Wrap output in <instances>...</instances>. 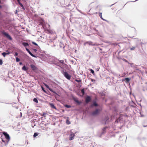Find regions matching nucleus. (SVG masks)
Segmentation results:
<instances>
[{
    "label": "nucleus",
    "mask_w": 147,
    "mask_h": 147,
    "mask_svg": "<svg viewBox=\"0 0 147 147\" xmlns=\"http://www.w3.org/2000/svg\"><path fill=\"white\" fill-rule=\"evenodd\" d=\"M123 60L124 61H125V62H127L128 63V61H127L126 59H123Z\"/></svg>",
    "instance_id": "38"
},
{
    "label": "nucleus",
    "mask_w": 147,
    "mask_h": 147,
    "mask_svg": "<svg viewBox=\"0 0 147 147\" xmlns=\"http://www.w3.org/2000/svg\"><path fill=\"white\" fill-rule=\"evenodd\" d=\"M1 15V12H0V15Z\"/></svg>",
    "instance_id": "51"
},
{
    "label": "nucleus",
    "mask_w": 147,
    "mask_h": 147,
    "mask_svg": "<svg viewBox=\"0 0 147 147\" xmlns=\"http://www.w3.org/2000/svg\"><path fill=\"white\" fill-rule=\"evenodd\" d=\"M91 81L92 82H94L95 81L94 80H93V79H91Z\"/></svg>",
    "instance_id": "40"
},
{
    "label": "nucleus",
    "mask_w": 147,
    "mask_h": 147,
    "mask_svg": "<svg viewBox=\"0 0 147 147\" xmlns=\"http://www.w3.org/2000/svg\"><path fill=\"white\" fill-rule=\"evenodd\" d=\"M2 142L7 144L10 140L9 135L6 132H3V135L1 137Z\"/></svg>",
    "instance_id": "1"
},
{
    "label": "nucleus",
    "mask_w": 147,
    "mask_h": 147,
    "mask_svg": "<svg viewBox=\"0 0 147 147\" xmlns=\"http://www.w3.org/2000/svg\"><path fill=\"white\" fill-rule=\"evenodd\" d=\"M2 34L5 35L7 38L9 39L10 40H12V38L8 34L7 32H2Z\"/></svg>",
    "instance_id": "5"
},
{
    "label": "nucleus",
    "mask_w": 147,
    "mask_h": 147,
    "mask_svg": "<svg viewBox=\"0 0 147 147\" xmlns=\"http://www.w3.org/2000/svg\"><path fill=\"white\" fill-rule=\"evenodd\" d=\"M3 64L2 61L1 59H0V65H1Z\"/></svg>",
    "instance_id": "35"
},
{
    "label": "nucleus",
    "mask_w": 147,
    "mask_h": 147,
    "mask_svg": "<svg viewBox=\"0 0 147 147\" xmlns=\"http://www.w3.org/2000/svg\"><path fill=\"white\" fill-rule=\"evenodd\" d=\"M75 136V134L73 133H71L69 135V140H73L74 139V136Z\"/></svg>",
    "instance_id": "8"
},
{
    "label": "nucleus",
    "mask_w": 147,
    "mask_h": 147,
    "mask_svg": "<svg viewBox=\"0 0 147 147\" xmlns=\"http://www.w3.org/2000/svg\"><path fill=\"white\" fill-rule=\"evenodd\" d=\"M22 113H20V115H21V117L22 116Z\"/></svg>",
    "instance_id": "46"
},
{
    "label": "nucleus",
    "mask_w": 147,
    "mask_h": 147,
    "mask_svg": "<svg viewBox=\"0 0 147 147\" xmlns=\"http://www.w3.org/2000/svg\"><path fill=\"white\" fill-rule=\"evenodd\" d=\"M56 65H58V66H59L58 65H57V64H56Z\"/></svg>",
    "instance_id": "52"
},
{
    "label": "nucleus",
    "mask_w": 147,
    "mask_h": 147,
    "mask_svg": "<svg viewBox=\"0 0 147 147\" xmlns=\"http://www.w3.org/2000/svg\"><path fill=\"white\" fill-rule=\"evenodd\" d=\"M22 69L24 71H26L28 70V68L25 65H24L22 67Z\"/></svg>",
    "instance_id": "15"
},
{
    "label": "nucleus",
    "mask_w": 147,
    "mask_h": 147,
    "mask_svg": "<svg viewBox=\"0 0 147 147\" xmlns=\"http://www.w3.org/2000/svg\"><path fill=\"white\" fill-rule=\"evenodd\" d=\"M32 43L33 44H34V45H36V46H37L38 45L36 43V42H32Z\"/></svg>",
    "instance_id": "34"
},
{
    "label": "nucleus",
    "mask_w": 147,
    "mask_h": 147,
    "mask_svg": "<svg viewBox=\"0 0 147 147\" xmlns=\"http://www.w3.org/2000/svg\"><path fill=\"white\" fill-rule=\"evenodd\" d=\"M40 24L43 27L45 28V29H48L49 26V24H45V22L42 19L41 20L40 22Z\"/></svg>",
    "instance_id": "2"
},
{
    "label": "nucleus",
    "mask_w": 147,
    "mask_h": 147,
    "mask_svg": "<svg viewBox=\"0 0 147 147\" xmlns=\"http://www.w3.org/2000/svg\"><path fill=\"white\" fill-rule=\"evenodd\" d=\"M88 44L90 45L91 46H98L99 44H97L96 43H93V42L91 41H88L85 42L84 43V45L85 46L86 45Z\"/></svg>",
    "instance_id": "3"
},
{
    "label": "nucleus",
    "mask_w": 147,
    "mask_h": 147,
    "mask_svg": "<svg viewBox=\"0 0 147 147\" xmlns=\"http://www.w3.org/2000/svg\"><path fill=\"white\" fill-rule=\"evenodd\" d=\"M99 68H97L96 69V70L97 71H99Z\"/></svg>",
    "instance_id": "43"
},
{
    "label": "nucleus",
    "mask_w": 147,
    "mask_h": 147,
    "mask_svg": "<svg viewBox=\"0 0 147 147\" xmlns=\"http://www.w3.org/2000/svg\"><path fill=\"white\" fill-rule=\"evenodd\" d=\"M136 47H133L132 48H130V50H134L135 49V48Z\"/></svg>",
    "instance_id": "33"
},
{
    "label": "nucleus",
    "mask_w": 147,
    "mask_h": 147,
    "mask_svg": "<svg viewBox=\"0 0 147 147\" xmlns=\"http://www.w3.org/2000/svg\"><path fill=\"white\" fill-rule=\"evenodd\" d=\"M75 81L78 82H81V80L80 79L78 80L76 79Z\"/></svg>",
    "instance_id": "29"
},
{
    "label": "nucleus",
    "mask_w": 147,
    "mask_h": 147,
    "mask_svg": "<svg viewBox=\"0 0 147 147\" xmlns=\"http://www.w3.org/2000/svg\"><path fill=\"white\" fill-rule=\"evenodd\" d=\"M119 119H118L117 121H117V122H118L119 121Z\"/></svg>",
    "instance_id": "45"
},
{
    "label": "nucleus",
    "mask_w": 147,
    "mask_h": 147,
    "mask_svg": "<svg viewBox=\"0 0 147 147\" xmlns=\"http://www.w3.org/2000/svg\"><path fill=\"white\" fill-rule=\"evenodd\" d=\"M18 55V53L17 52H16L14 56H17Z\"/></svg>",
    "instance_id": "37"
},
{
    "label": "nucleus",
    "mask_w": 147,
    "mask_h": 147,
    "mask_svg": "<svg viewBox=\"0 0 147 147\" xmlns=\"http://www.w3.org/2000/svg\"><path fill=\"white\" fill-rule=\"evenodd\" d=\"M114 4H112L111 5V6L112 5H113Z\"/></svg>",
    "instance_id": "49"
},
{
    "label": "nucleus",
    "mask_w": 147,
    "mask_h": 147,
    "mask_svg": "<svg viewBox=\"0 0 147 147\" xmlns=\"http://www.w3.org/2000/svg\"><path fill=\"white\" fill-rule=\"evenodd\" d=\"M90 10L89 11V12H90Z\"/></svg>",
    "instance_id": "54"
},
{
    "label": "nucleus",
    "mask_w": 147,
    "mask_h": 147,
    "mask_svg": "<svg viewBox=\"0 0 147 147\" xmlns=\"http://www.w3.org/2000/svg\"><path fill=\"white\" fill-rule=\"evenodd\" d=\"M45 86L47 88H48L49 89V90L51 92H53V93H55V94H57V93L55 91H54L51 88H49V86L45 84Z\"/></svg>",
    "instance_id": "7"
},
{
    "label": "nucleus",
    "mask_w": 147,
    "mask_h": 147,
    "mask_svg": "<svg viewBox=\"0 0 147 147\" xmlns=\"http://www.w3.org/2000/svg\"><path fill=\"white\" fill-rule=\"evenodd\" d=\"M106 129V127H105L103 129V132H102V134L104 133V131H105Z\"/></svg>",
    "instance_id": "36"
},
{
    "label": "nucleus",
    "mask_w": 147,
    "mask_h": 147,
    "mask_svg": "<svg viewBox=\"0 0 147 147\" xmlns=\"http://www.w3.org/2000/svg\"><path fill=\"white\" fill-rule=\"evenodd\" d=\"M65 106L67 108H70L71 107V106L67 105H65Z\"/></svg>",
    "instance_id": "20"
},
{
    "label": "nucleus",
    "mask_w": 147,
    "mask_h": 147,
    "mask_svg": "<svg viewBox=\"0 0 147 147\" xmlns=\"http://www.w3.org/2000/svg\"><path fill=\"white\" fill-rule=\"evenodd\" d=\"M100 111V110L98 109H97L96 110L92 113V115H95L98 114Z\"/></svg>",
    "instance_id": "6"
},
{
    "label": "nucleus",
    "mask_w": 147,
    "mask_h": 147,
    "mask_svg": "<svg viewBox=\"0 0 147 147\" xmlns=\"http://www.w3.org/2000/svg\"><path fill=\"white\" fill-rule=\"evenodd\" d=\"M39 134V133H37L36 132L34 133V134L33 135V137L34 138H35L37 136H38Z\"/></svg>",
    "instance_id": "17"
},
{
    "label": "nucleus",
    "mask_w": 147,
    "mask_h": 147,
    "mask_svg": "<svg viewBox=\"0 0 147 147\" xmlns=\"http://www.w3.org/2000/svg\"><path fill=\"white\" fill-rule=\"evenodd\" d=\"M99 16L100 17V18L103 20H104V21H106V20L104 19H103L102 17V13H100V15H99Z\"/></svg>",
    "instance_id": "18"
},
{
    "label": "nucleus",
    "mask_w": 147,
    "mask_h": 147,
    "mask_svg": "<svg viewBox=\"0 0 147 147\" xmlns=\"http://www.w3.org/2000/svg\"><path fill=\"white\" fill-rule=\"evenodd\" d=\"M47 115V114L45 113H44L43 114V115H42V116L45 117H46V115Z\"/></svg>",
    "instance_id": "32"
},
{
    "label": "nucleus",
    "mask_w": 147,
    "mask_h": 147,
    "mask_svg": "<svg viewBox=\"0 0 147 147\" xmlns=\"http://www.w3.org/2000/svg\"><path fill=\"white\" fill-rule=\"evenodd\" d=\"M33 101L36 103H38V101L37 99L36 98H34L33 99Z\"/></svg>",
    "instance_id": "22"
},
{
    "label": "nucleus",
    "mask_w": 147,
    "mask_h": 147,
    "mask_svg": "<svg viewBox=\"0 0 147 147\" xmlns=\"http://www.w3.org/2000/svg\"><path fill=\"white\" fill-rule=\"evenodd\" d=\"M42 89V90L45 93H47V91L45 90L44 88L42 87H41Z\"/></svg>",
    "instance_id": "27"
},
{
    "label": "nucleus",
    "mask_w": 147,
    "mask_h": 147,
    "mask_svg": "<svg viewBox=\"0 0 147 147\" xmlns=\"http://www.w3.org/2000/svg\"><path fill=\"white\" fill-rule=\"evenodd\" d=\"M2 54L3 56L4 57H5L6 55H7L5 52H3V53H2Z\"/></svg>",
    "instance_id": "24"
},
{
    "label": "nucleus",
    "mask_w": 147,
    "mask_h": 147,
    "mask_svg": "<svg viewBox=\"0 0 147 147\" xmlns=\"http://www.w3.org/2000/svg\"><path fill=\"white\" fill-rule=\"evenodd\" d=\"M22 44L25 47L29 45L28 44L27 42H23L22 43Z\"/></svg>",
    "instance_id": "14"
},
{
    "label": "nucleus",
    "mask_w": 147,
    "mask_h": 147,
    "mask_svg": "<svg viewBox=\"0 0 147 147\" xmlns=\"http://www.w3.org/2000/svg\"><path fill=\"white\" fill-rule=\"evenodd\" d=\"M128 63L130 64V65L132 67H135L136 66V65H134L133 63H130L129 62H128Z\"/></svg>",
    "instance_id": "16"
},
{
    "label": "nucleus",
    "mask_w": 147,
    "mask_h": 147,
    "mask_svg": "<svg viewBox=\"0 0 147 147\" xmlns=\"http://www.w3.org/2000/svg\"><path fill=\"white\" fill-rule=\"evenodd\" d=\"M1 7H2L0 5V8H1Z\"/></svg>",
    "instance_id": "48"
},
{
    "label": "nucleus",
    "mask_w": 147,
    "mask_h": 147,
    "mask_svg": "<svg viewBox=\"0 0 147 147\" xmlns=\"http://www.w3.org/2000/svg\"><path fill=\"white\" fill-rule=\"evenodd\" d=\"M30 66L32 69L34 71L36 70L37 69V67L34 65L32 64L30 65Z\"/></svg>",
    "instance_id": "9"
},
{
    "label": "nucleus",
    "mask_w": 147,
    "mask_h": 147,
    "mask_svg": "<svg viewBox=\"0 0 147 147\" xmlns=\"http://www.w3.org/2000/svg\"><path fill=\"white\" fill-rule=\"evenodd\" d=\"M91 5V4L89 6H90Z\"/></svg>",
    "instance_id": "53"
},
{
    "label": "nucleus",
    "mask_w": 147,
    "mask_h": 147,
    "mask_svg": "<svg viewBox=\"0 0 147 147\" xmlns=\"http://www.w3.org/2000/svg\"><path fill=\"white\" fill-rule=\"evenodd\" d=\"M49 105L52 108L54 109H55L56 110H57V108L52 103H50Z\"/></svg>",
    "instance_id": "12"
},
{
    "label": "nucleus",
    "mask_w": 147,
    "mask_h": 147,
    "mask_svg": "<svg viewBox=\"0 0 147 147\" xmlns=\"http://www.w3.org/2000/svg\"><path fill=\"white\" fill-rule=\"evenodd\" d=\"M22 9L24 10H25V8L24 6L23 7H22Z\"/></svg>",
    "instance_id": "44"
},
{
    "label": "nucleus",
    "mask_w": 147,
    "mask_h": 147,
    "mask_svg": "<svg viewBox=\"0 0 147 147\" xmlns=\"http://www.w3.org/2000/svg\"><path fill=\"white\" fill-rule=\"evenodd\" d=\"M20 6L22 7H24V6L22 4H21Z\"/></svg>",
    "instance_id": "42"
},
{
    "label": "nucleus",
    "mask_w": 147,
    "mask_h": 147,
    "mask_svg": "<svg viewBox=\"0 0 147 147\" xmlns=\"http://www.w3.org/2000/svg\"><path fill=\"white\" fill-rule=\"evenodd\" d=\"M33 50L35 52H36L37 51V50L36 49H34Z\"/></svg>",
    "instance_id": "41"
},
{
    "label": "nucleus",
    "mask_w": 147,
    "mask_h": 147,
    "mask_svg": "<svg viewBox=\"0 0 147 147\" xmlns=\"http://www.w3.org/2000/svg\"><path fill=\"white\" fill-rule=\"evenodd\" d=\"M73 99L74 100L75 102L77 103L78 104H80L81 103V102H80L78 101V98H77L74 97L73 98Z\"/></svg>",
    "instance_id": "11"
},
{
    "label": "nucleus",
    "mask_w": 147,
    "mask_h": 147,
    "mask_svg": "<svg viewBox=\"0 0 147 147\" xmlns=\"http://www.w3.org/2000/svg\"><path fill=\"white\" fill-rule=\"evenodd\" d=\"M90 71L91 72V73L93 75H94V71L93 70H92V69H91Z\"/></svg>",
    "instance_id": "25"
},
{
    "label": "nucleus",
    "mask_w": 147,
    "mask_h": 147,
    "mask_svg": "<svg viewBox=\"0 0 147 147\" xmlns=\"http://www.w3.org/2000/svg\"><path fill=\"white\" fill-rule=\"evenodd\" d=\"M98 105L96 103V102H93V104L92 105V106H97Z\"/></svg>",
    "instance_id": "19"
},
{
    "label": "nucleus",
    "mask_w": 147,
    "mask_h": 147,
    "mask_svg": "<svg viewBox=\"0 0 147 147\" xmlns=\"http://www.w3.org/2000/svg\"><path fill=\"white\" fill-rule=\"evenodd\" d=\"M81 92L82 93V95H84V89H82L81 90Z\"/></svg>",
    "instance_id": "23"
},
{
    "label": "nucleus",
    "mask_w": 147,
    "mask_h": 147,
    "mask_svg": "<svg viewBox=\"0 0 147 147\" xmlns=\"http://www.w3.org/2000/svg\"><path fill=\"white\" fill-rule=\"evenodd\" d=\"M65 77L68 80H70L71 79V76L66 72H64L63 73Z\"/></svg>",
    "instance_id": "4"
},
{
    "label": "nucleus",
    "mask_w": 147,
    "mask_h": 147,
    "mask_svg": "<svg viewBox=\"0 0 147 147\" xmlns=\"http://www.w3.org/2000/svg\"><path fill=\"white\" fill-rule=\"evenodd\" d=\"M6 53L7 55H9L10 54V53L8 51V50L6 51Z\"/></svg>",
    "instance_id": "30"
},
{
    "label": "nucleus",
    "mask_w": 147,
    "mask_h": 147,
    "mask_svg": "<svg viewBox=\"0 0 147 147\" xmlns=\"http://www.w3.org/2000/svg\"><path fill=\"white\" fill-rule=\"evenodd\" d=\"M16 62H18L20 61V59L17 57H16Z\"/></svg>",
    "instance_id": "28"
},
{
    "label": "nucleus",
    "mask_w": 147,
    "mask_h": 147,
    "mask_svg": "<svg viewBox=\"0 0 147 147\" xmlns=\"http://www.w3.org/2000/svg\"><path fill=\"white\" fill-rule=\"evenodd\" d=\"M26 50L29 53V54L32 57H35L36 56L35 55L33 54L29 50V49H28L27 48H26Z\"/></svg>",
    "instance_id": "10"
},
{
    "label": "nucleus",
    "mask_w": 147,
    "mask_h": 147,
    "mask_svg": "<svg viewBox=\"0 0 147 147\" xmlns=\"http://www.w3.org/2000/svg\"><path fill=\"white\" fill-rule=\"evenodd\" d=\"M18 2L19 4L20 5L22 4V3H21L20 2V1H18Z\"/></svg>",
    "instance_id": "39"
},
{
    "label": "nucleus",
    "mask_w": 147,
    "mask_h": 147,
    "mask_svg": "<svg viewBox=\"0 0 147 147\" xmlns=\"http://www.w3.org/2000/svg\"><path fill=\"white\" fill-rule=\"evenodd\" d=\"M125 80L127 82H128L130 81V79L128 78H126L125 79Z\"/></svg>",
    "instance_id": "21"
},
{
    "label": "nucleus",
    "mask_w": 147,
    "mask_h": 147,
    "mask_svg": "<svg viewBox=\"0 0 147 147\" xmlns=\"http://www.w3.org/2000/svg\"><path fill=\"white\" fill-rule=\"evenodd\" d=\"M59 62L60 63H62L63 64L64 63V61L63 60H60V61L59 60Z\"/></svg>",
    "instance_id": "26"
},
{
    "label": "nucleus",
    "mask_w": 147,
    "mask_h": 147,
    "mask_svg": "<svg viewBox=\"0 0 147 147\" xmlns=\"http://www.w3.org/2000/svg\"><path fill=\"white\" fill-rule=\"evenodd\" d=\"M66 123L68 125L70 124L71 123L68 120H67L66 121Z\"/></svg>",
    "instance_id": "31"
},
{
    "label": "nucleus",
    "mask_w": 147,
    "mask_h": 147,
    "mask_svg": "<svg viewBox=\"0 0 147 147\" xmlns=\"http://www.w3.org/2000/svg\"><path fill=\"white\" fill-rule=\"evenodd\" d=\"M17 0V1H20V0Z\"/></svg>",
    "instance_id": "50"
},
{
    "label": "nucleus",
    "mask_w": 147,
    "mask_h": 147,
    "mask_svg": "<svg viewBox=\"0 0 147 147\" xmlns=\"http://www.w3.org/2000/svg\"><path fill=\"white\" fill-rule=\"evenodd\" d=\"M22 62H20V65H22Z\"/></svg>",
    "instance_id": "47"
},
{
    "label": "nucleus",
    "mask_w": 147,
    "mask_h": 147,
    "mask_svg": "<svg viewBox=\"0 0 147 147\" xmlns=\"http://www.w3.org/2000/svg\"><path fill=\"white\" fill-rule=\"evenodd\" d=\"M90 100L91 98L90 96H87L86 99V103H88L90 101Z\"/></svg>",
    "instance_id": "13"
}]
</instances>
